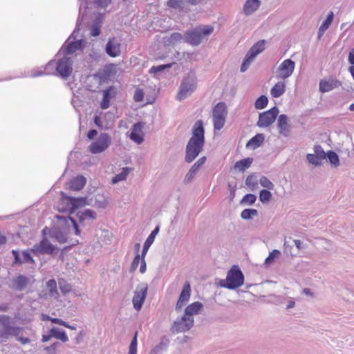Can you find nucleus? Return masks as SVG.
I'll use <instances>...</instances> for the list:
<instances>
[{
	"instance_id": "1",
	"label": "nucleus",
	"mask_w": 354,
	"mask_h": 354,
	"mask_svg": "<svg viewBox=\"0 0 354 354\" xmlns=\"http://www.w3.org/2000/svg\"><path fill=\"white\" fill-rule=\"evenodd\" d=\"M73 71V60L68 56L63 55L58 52L55 59L50 60L44 67L31 70L27 76L37 77L43 75H58L64 79L68 77Z\"/></svg>"
},
{
	"instance_id": "2",
	"label": "nucleus",
	"mask_w": 354,
	"mask_h": 354,
	"mask_svg": "<svg viewBox=\"0 0 354 354\" xmlns=\"http://www.w3.org/2000/svg\"><path fill=\"white\" fill-rule=\"evenodd\" d=\"M205 144V129L201 120H197L192 131V137L189 140L186 149L185 160L187 163L194 161L202 151Z\"/></svg>"
},
{
	"instance_id": "3",
	"label": "nucleus",
	"mask_w": 354,
	"mask_h": 354,
	"mask_svg": "<svg viewBox=\"0 0 354 354\" xmlns=\"http://www.w3.org/2000/svg\"><path fill=\"white\" fill-rule=\"evenodd\" d=\"M24 327L12 325V319L6 315H0V342H5L10 337H13L21 344H27L30 342L28 337H22Z\"/></svg>"
},
{
	"instance_id": "4",
	"label": "nucleus",
	"mask_w": 354,
	"mask_h": 354,
	"mask_svg": "<svg viewBox=\"0 0 354 354\" xmlns=\"http://www.w3.org/2000/svg\"><path fill=\"white\" fill-rule=\"evenodd\" d=\"M84 15H80L77 19L76 28L72 35L68 38L64 44L59 52L63 55L68 56L75 53L77 50H82L85 46V41L82 39H77L75 34L80 30L81 21L83 19Z\"/></svg>"
},
{
	"instance_id": "5",
	"label": "nucleus",
	"mask_w": 354,
	"mask_h": 354,
	"mask_svg": "<svg viewBox=\"0 0 354 354\" xmlns=\"http://www.w3.org/2000/svg\"><path fill=\"white\" fill-rule=\"evenodd\" d=\"M214 31V27L210 25H201L187 30L185 33V42L192 45H199L203 39L210 35Z\"/></svg>"
},
{
	"instance_id": "6",
	"label": "nucleus",
	"mask_w": 354,
	"mask_h": 354,
	"mask_svg": "<svg viewBox=\"0 0 354 354\" xmlns=\"http://www.w3.org/2000/svg\"><path fill=\"white\" fill-rule=\"evenodd\" d=\"M197 85L196 75L194 72L190 71L182 80L176 95L177 100L181 101L190 96L196 90Z\"/></svg>"
},
{
	"instance_id": "7",
	"label": "nucleus",
	"mask_w": 354,
	"mask_h": 354,
	"mask_svg": "<svg viewBox=\"0 0 354 354\" xmlns=\"http://www.w3.org/2000/svg\"><path fill=\"white\" fill-rule=\"evenodd\" d=\"M244 283V275L238 266H233L227 273L225 281L221 286L230 290H235Z\"/></svg>"
},
{
	"instance_id": "8",
	"label": "nucleus",
	"mask_w": 354,
	"mask_h": 354,
	"mask_svg": "<svg viewBox=\"0 0 354 354\" xmlns=\"http://www.w3.org/2000/svg\"><path fill=\"white\" fill-rule=\"evenodd\" d=\"M265 40H260L255 43L246 53L241 66V71H246L255 57L265 49Z\"/></svg>"
},
{
	"instance_id": "9",
	"label": "nucleus",
	"mask_w": 354,
	"mask_h": 354,
	"mask_svg": "<svg viewBox=\"0 0 354 354\" xmlns=\"http://www.w3.org/2000/svg\"><path fill=\"white\" fill-rule=\"evenodd\" d=\"M227 114L225 103L219 102L213 109V124L215 130H221L225 125Z\"/></svg>"
},
{
	"instance_id": "10",
	"label": "nucleus",
	"mask_w": 354,
	"mask_h": 354,
	"mask_svg": "<svg viewBox=\"0 0 354 354\" xmlns=\"http://www.w3.org/2000/svg\"><path fill=\"white\" fill-rule=\"evenodd\" d=\"M111 137L106 133H101L96 140L88 147V150L93 154L100 153L106 151L111 144Z\"/></svg>"
},
{
	"instance_id": "11",
	"label": "nucleus",
	"mask_w": 354,
	"mask_h": 354,
	"mask_svg": "<svg viewBox=\"0 0 354 354\" xmlns=\"http://www.w3.org/2000/svg\"><path fill=\"white\" fill-rule=\"evenodd\" d=\"M148 291V285L146 283H142L137 286L132 299L133 308L140 311L142 307L144 301H145Z\"/></svg>"
},
{
	"instance_id": "12",
	"label": "nucleus",
	"mask_w": 354,
	"mask_h": 354,
	"mask_svg": "<svg viewBox=\"0 0 354 354\" xmlns=\"http://www.w3.org/2000/svg\"><path fill=\"white\" fill-rule=\"evenodd\" d=\"M279 113V109L274 106L268 111L263 112L259 115L257 125L259 127H268L272 124L276 120Z\"/></svg>"
},
{
	"instance_id": "13",
	"label": "nucleus",
	"mask_w": 354,
	"mask_h": 354,
	"mask_svg": "<svg viewBox=\"0 0 354 354\" xmlns=\"http://www.w3.org/2000/svg\"><path fill=\"white\" fill-rule=\"evenodd\" d=\"M295 62L291 59L283 60L279 66L277 70V77L286 80L290 77L295 70Z\"/></svg>"
},
{
	"instance_id": "14",
	"label": "nucleus",
	"mask_w": 354,
	"mask_h": 354,
	"mask_svg": "<svg viewBox=\"0 0 354 354\" xmlns=\"http://www.w3.org/2000/svg\"><path fill=\"white\" fill-rule=\"evenodd\" d=\"M62 203L66 204V207L62 209V211H68L70 214L75 212L79 207L85 206L86 203V198H74V197H64Z\"/></svg>"
},
{
	"instance_id": "15",
	"label": "nucleus",
	"mask_w": 354,
	"mask_h": 354,
	"mask_svg": "<svg viewBox=\"0 0 354 354\" xmlns=\"http://www.w3.org/2000/svg\"><path fill=\"white\" fill-rule=\"evenodd\" d=\"M106 80V77L100 73L89 75L86 80V87L91 92L100 91L101 85L105 82Z\"/></svg>"
},
{
	"instance_id": "16",
	"label": "nucleus",
	"mask_w": 354,
	"mask_h": 354,
	"mask_svg": "<svg viewBox=\"0 0 354 354\" xmlns=\"http://www.w3.org/2000/svg\"><path fill=\"white\" fill-rule=\"evenodd\" d=\"M194 325V318H190L183 315L180 318L177 319L173 325V330L176 333L185 332L189 330Z\"/></svg>"
},
{
	"instance_id": "17",
	"label": "nucleus",
	"mask_w": 354,
	"mask_h": 354,
	"mask_svg": "<svg viewBox=\"0 0 354 354\" xmlns=\"http://www.w3.org/2000/svg\"><path fill=\"white\" fill-rule=\"evenodd\" d=\"M31 250L34 254H52L55 250V247L47 239L44 238L38 244H35Z\"/></svg>"
},
{
	"instance_id": "18",
	"label": "nucleus",
	"mask_w": 354,
	"mask_h": 354,
	"mask_svg": "<svg viewBox=\"0 0 354 354\" xmlns=\"http://www.w3.org/2000/svg\"><path fill=\"white\" fill-rule=\"evenodd\" d=\"M191 286L188 281H186L183 287L179 298L176 305V310H180L189 301L191 296Z\"/></svg>"
},
{
	"instance_id": "19",
	"label": "nucleus",
	"mask_w": 354,
	"mask_h": 354,
	"mask_svg": "<svg viewBox=\"0 0 354 354\" xmlns=\"http://www.w3.org/2000/svg\"><path fill=\"white\" fill-rule=\"evenodd\" d=\"M106 54L111 57H116L121 54V44L115 37L109 38L105 46Z\"/></svg>"
},
{
	"instance_id": "20",
	"label": "nucleus",
	"mask_w": 354,
	"mask_h": 354,
	"mask_svg": "<svg viewBox=\"0 0 354 354\" xmlns=\"http://www.w3.org/2000/svg\"><path fill=\"white\" fill-rule=\"evenodd\" d=\"M78 221L82 226L91 224L96 218V213L92 209H86L77 213Z\"/></svg>"
},
{
	"instance_id": "21",
	"label": "nucleus",
	"mask_w": 354,
	"mask_h": 354,
	"mask_svg": "<svg viewBox=\"0 0 354 354\" xmlns=\"http://www.w3.org/2000/svg\"><path fill=\"white\" fill-rule=\"evenodd\" d=\"M342 86V82L336 78L321 80L319 84V91L327 93Z\"/></svg>"
},
{
	"instance_id": "22",
	"label": "nucleus",
	"mask_w": 354,
	"mask_h": 354,
	"mask_svg": "<svg viewBox=\"0 0 354 354\" xmlns=\"http://www.w3.org/2000/svg\"><path fill=\"white\" fill-rule=\"evenodd\" d=\"M143 127L144 123L137 122L133 124L129 134L130 139L138 145L141 144L144 140L142 133Z\"/></svg>"
},
{
	"instance_id": "23",
	"label": "nucleus",
	"mask_w": 354,
	"mask_h": 354,
	"mask_svg": "<svg viewBox=\"0 0 354 354\" xmlns=\"http://www.w3.org/2000/svg\"><path fill=\"white\" fill-rule=\"evenodd\" d=\"M277 128L281 135L287 137L290 134V126L288 124V116L285 114H281L277 119Z\"/></svg>"
},
{
	"instance_id": "24",
	"label": "nucleus",
	"mask_w": 354,
	"mask_h": 354,
	"mask_svg": "<svg viewBox=\"0 0 354 354\" xmlns=\"http://www.w3.org/2000/svg\"><path fill=\"white\" fill-rule=\"evenodd\" d=\"M206 162V157L203 156L201 157L190 168L187 174L185 177V181L186 183H189L191 181L196 173L200 170L201 167L205 164Z\"/></svg>"
},
{
	"instance_id": "25",
	"label": "nucleus",
	"mask_w": 354,
	"mask_h": 354,
	"mask_svg": "<svg viewBox=\"0 0 354 354\" xmlns=\"http://www.w3.org/2000/svg\"><path fill=\"white\" fill-rule=\"evenodd\" d=\"M115 88L113 86H109L102 91V99L100 102V107L102 109H106L110 106V101L115 96Z\"/></svg>"
},
{
	"instance_id": "26",
	"label": "nucleus",
	"mask_w": 354,
	"mask_h": 354,
	"mask_svg": "<svg viewBox=\"0 0 354 354\" xmlns=\"http://www.w3.org/2000/svg\"><path fill=\"white\" fill-rule=\"evenodd\" d=\"M203 308V305L201 302L195 301L186 307L184 314L190 318H194L193 316L199 314Z\"/></svg>"
},
{
	"instance_id": "27",
	"label": "nucleus",
	"mask_w": 354,
	"mask_h": 354,
	"mask_svg": "<svg viewBox=\"0 0 354 354\" xmlns=\"http://www.w3.org/2000/svg\"><path fill=\"white\" fill-rule=\"evenodd\" d=\"M333 18H334V14L332 11H330L328 13L326 19L322 22V24H321V26H319V28L318 29V32H317L318 39H321V37L324 35L325 32L328 29V28L330 27V26L331 25V24L333 22Z\"/></svg>"
},
{
	"instance_id": "28",
	"label": "nucleus",
	"mask_w": 354,
	"mask_h": 354,
	"mask_svg": "<svg viewBox=\"0 0 354 354\" xmlns=\"http://www.w3.org/2000/svg\"><path fill=\"white\" fill-rule=\"evenodd\" d=\"M12 253L15 257V263H32L34 261L30 253L27 251H23L21 258L18 251L12 250Z\"/></svg>"
},
{
	"instance_id": "29",
	"label": "nucleus",
	"mask_w": 354,
	"mask_h": 354,
	"mask_svg": "<svg viewBox=\"0 0 354 354\" xmlns=\"http://www.w3.org/2000/svg\"><path fill=\"white\" fill-rule=\"evenodd\" d=\"M265 140V136L262 133H258L252 137L246 144V148L250 149H256L259 147Z\"/></svg>"
},
{
	"instance_id": "30",
	"label": "nucleus",
	"mask_w": 354,
	"mask_h": 354,
	"mask_svg": "<svg viewBox=\"0 0 354 354\" xmlns=\"http://www.w3.org/2000/svg\"><path fill=\"white\" fill-rule=\"evenodd\" d=\"M259 0H247L243 6V12L246 15H250L255 12L260 6Z\"/></svg>"
},
{
	"instance_id": "31",
	"label": "nucleus",
	"mask_w": 354,
	"mask_h": 354,
	"mask_svg": "<svg viewBox=\"0 0 354 354\" xmlns=\"http://www.w3.org/2000/svg\"><path fill=\"white\" fill-rule=\"evenodd\" d=\"M158 232H159V227H156L151 232L149 236L146 239V241H145V242L144 243V245H143V248H142V254H141L143 258L145 257L146 254L147 253V252L149 250V248H150V246L153 243L154 239H155L156 236L157 235V234L158 233Z\"/></svg>"
},
{
	"instance_id": "32",
	"label": "nucleus",
	"mask_w": 354,
	"mask_h": 354,
	"mask_svg": "<svg viewBox=\"0 0 354 354\" xmlns=\"http://www.w3.org/2000/svg\"><path fill=\"white\" fill-rule=\"evenodd\" d=\"M86 182V180L84 176H77L70 181L69 188L74 191H79L84 187Z\"/></svg>"
},
{
	"instance_id": "33",
	"label": "nucleus",
	"mask_w": 354,
	"mask_h": 354,
	"mask_svg": "<svg viewBox=\"0 0 354 354\" xmlns=\"http://www.w3.org/2000/svg\"><path fill=\"white\" fill-rule=\"evenodd\" d=\"M30 281V279L24 275L20 274L17 277L14 281V288L17 290L21 291L24 290L28 283Z\"/></svg>"
},
{
	"instance_id": "34",
	"label": "nucleus",
	"mask_w": 354,
	"mask_h": 354,
	"mask_svg": "<svg viewBox=\"0 0 354 354\" xmlns=\"http://www.w3.org/2000/svg\"><path fill=\"white\" fill-rule=\"evenodd\" d=\"M167 5L173 9H178L181 12H187L189 9L184 0H168Z\"/></svg>"
},
{
	"instance_id": "35",
	"label": "nucleus",
	"mask_w": 354,
	"mask_h": 354,
	"mask_svg": "<svg viewBox=\"0 0 354 354\" xmlns=\"http://www.w3.org/2000/svg\"><path fill=\"white\" fill-rule=\"evenodd\" d=\"M286 91V84L283 82H278L270 90V94L273 97H279Z\"/></svg>"
},
{
	"instance_id": "36",
	"label": "nucleus",
	"mask_w": 354,
	"mask_h": 354,
	"mask_svg": "<svg viewBox=\"0 0 354 354\" xmlns=\"http://www.w3.org/2000/svg\"><path fill=\"white\" fill-rule=\"evenodd\" d=\"M46 288L48 290V295L55 299L59 298L57 282L55 279H50L46 282Z\"/></svg>"
},
{
	"instance_id": "37",
	"label": "nucleus",
	"mask_w": 354,
	"mask_h": 354,
	"mask_svg": "<svg viewBox=\"0 0 354 354\" xmlns=\"http://www.w3.org/2000/svg\"><path fill=\"white\" fill-rule=\"evenodd\" d=\"M50 331L52 337H55L56 339H59L63 342H66L68 341V337L64 330L57 327H53L50 330Z\"/></svg>"
},
{
	"instance_id": "38",
	"label": "nucleus",
	"mask_w": 354,
	"mask_h": 354,
	"mask_svg": "<svg viewBox=\"0 0 354 354\" xmlns=\"http://www.w3.org/2000/svg\"><path fill=\"white\" fill-rule=\"evenodd\" d=\"M168 345L169 340L167 339H162L161 342L151 350L149 354H162L166 351Z\"/></svg>"
},
{
	"instance_id": "39",
	"label": "nucleus",
	"mask_w": 354,
	"mask_h": 354,
	"mask_svg": "<svg viewBox=\"0 0 354 354\" xmlns=\"http://www.w3.org/2000/svg\"><path fill=\"white\" fill-rule=\"evenodd\" d=\"M252 158H247L237 161L234 167L240 171H243L246 169L249 168L252 162Z\"/></svg>"
},
{
	"instance_id": "40",
	"label": "nucleus",
	"mask_w": 354,
	"mask_h": 354,
	"mask_svg": "<svg viewBox=\"0 0 354 354\" xmlns=\"http://www.w3.org/2000/svg\"><path fill=\"white\" fill-rule=\"evenodd\" d=\"M129 173V168H122V171L117 174L116 176H115L113 178H112V183L113 184H116L120 181H122V180H126L128 174Z\"/></svg>"
},
{
	"instance_id": "41",
	"label": "nucleus",
	"mask_w": 354,
	"mask_h": 354,
	"mask_svg": "<svg viewBox=\"0 0 354 354\" xmlns=\"http://www.w3.org/2000/svg\"><path fill=\"white\" fill-rule=\"evenodd\" d=\"M258 215V211L255 209H245L241 214V217L243 220H250Z\"/></svg>"
},
{
	"instance_id": "42",
	"label": "nucleus",
	"mask_w": 354,
	"mask_h": 354,
	"mask_svg": "<svg viewBox=\"0 0 354 354\" xmlns=\"http://www.w3.org/2000/svg\"><path fill=\"white\" fill-rule=\"evenodd\" d=\"M59 288L63 294H67L72 290L71 286L64 279H58Z\"/></svg>"
},
{
	"instance_id": "43",
	"label": "nucleus",
	"mask_w": 354,
	"mask_h": 354,
	"mask_svg": "<svg viewBox=\"0 0 354 354\" xmlns=\"http://www.w3.org/2000/svg\"><path fill=\"white\" fill-rule=\"evenodd\" d=\"M181 41H185V35L183 36L179 32H173L168 39V42L171 44L180 43Z\"/></svg>"
},
{
	"instance_id": "44",
	"label": "nucleus",
	"mask_w": 354,
	"mask_h": 354,
	"mask_svg": "<svg viewBox=\"0 0 354 354\" xmlns=\"http://www.w3.org/2000/svg\"><path fill=\"white\" fill-rule=\"evenodd\" d=\"M281 255V252L278 250H273L269 256L265 260V264L268 266L274 263L276 259L279 258Z\"/></svg>"
},
{
	"instance_id": "45",
	"label": "nucleus",
	"mask_w": 354,
	"mask_h": 354,
	"mask_svg": "<svg viewBox=\"0 0 354 354\" xmlns=\"http://www.w3.org/2000/svg\"><path fill=\"white\" fill-rule=\"evenodd\" d=\"M268 100L266 95H261L255 102L254 106L257 109H263L268 105Z\"/></svg>"
},
{
	"instance_id": "46",
	"label": "nucleus",
	"mask_w": 354,
	"mask_h": 354,
	"mask_svg": "<svg viewBox=\"0 0 354 354\" xmlns=\"http://www.w3.org/2000/svg\"><path fill=\"white\" fill-rule=\"evenodd\" d=\"M272 198V194L269 189H263L259 193V200L263 203H268Z\"/></svg>"
},
{
	"instance_id": "47",
	"label": "nucleus",
	"mask_w": 354,
	"mask_h": 354,
	"mask_svg": "<svg viewBox=\"0 0 354 354\" xmlns=\"http://www.w3.org/2000/svg\"><path fill=\"white\" fill-rule=\"evenodd\" d=\"M308 162L315 166H319L322 164V160L315 153H308L306 155Z\"/></svg>"
},
{
	"instance_id": "48",
	"label": "nucleus",
	"mask_w": 354,
	"mask_h": 354,
	"mask_svg": "<svg viewBox=\"0 0 354 354\" xmlns=\"http://www.w3.org/2000/svg\"><path fill=\"white\" fill-rule=\"evenodd\" d=\"M326 157L328 158L330 162L334 166L337 167L339 165V157L335 152L329 151L326 153Z\"/></svg>"
},
{
	"instance_id": "49",
	"label": "nucleus",
	"mask_w": 354,
	"mask_h": 354,
	"mask_svg": "<svg viewBox=\"0 0 354 354\" xmlns=\"http://www.w3.org/2000/svg\"><path fill=\"white\" fill-rule=\"evenodd\" d=\"M52 236L60 243H64L67 241V236L66 234L59 230L53 232Z\"/></svg>"
},
{
	"instance_id": "50",
	"label": "nucleus",
	"mask_w": 354,
	"mask_h": 354,
	"mask_svg": "<svg viewBox=\"0 0 354 354\" xmlns=\"http://www.w3.org/2000/svg\"><path fill=\"white\" fill-rule=\"evenodd\" d=\"M259 183L262 187L269 190H272L274 187V184L266 176L261 177Z\"/></svg>"
},
{
	"instance_id": "51",
	"label": "nucleus",
	"mask_w": 354,
	"mask_h": 354,
	"mask_svg": "<svg viewBox=\"0 0 354 354\" xmlns=\"http://www.w3.org/2000/svg\"><path fill=\"white\" fill-rule=\"evenodd\" d=\"M258 180L256 176H248L245 180V185L251 189H254L257 186Z\"/></svg>"
},
{
	"instance_id": "52",
	"label": "nucleus",
	"mask_w": 354,
	"mask_h": 354,
	"mask_svg": "<svg viewBox=\"0 0 354 354\" xmlns=\"http://www.w3.org/2000/svg\"><path fill=\"white\" fill-rule=\"evenodd\" d=\"M257 200V196L252 194H248L243 196L242 198L241 203V204H247V205H252L255 203Z\"/></svg>"
},
{
	"instance_id": "53",
	"label": "nucleus",
	"mask_w": 354,
	"mask_h": 354,
	"mask_svg": "<svg viewBox=\"0 0 354 354\" xmlns=\"http://www.w3.org/2000/svg\"><path fill=\"white\" fill-rule=\"evenodd\" d=\"M314 153L323 160L326 158L327 153H325L320 145H316L314 146Z\"/></svg>"
},
{
	"instance_id": "54",
	"label": "nucleus",
	"mask_w": 354,
	"mask_h": 354,
	"mask_svg": "<svg viewBox=\"0 0 354 354\" xmlns=\"http://www.w3.org/2000/svg\"><path fill=\"white\" fill-rule=\"evenodd\" d=\"M80 2L79 13L80 15H85L88 4L91 0H79Z\"/></svg>"
},
{
	"instance_id": "55",
	"label": "nucleus",
	"mask_w": 354,
	"mask_h": 354,
	"mask_svg": "<svg viewBox=\"0 0 354 354\" xmlns=\"http://www.w3.org/2000/svg\"><path fill=\"white\" fill-rule=\"evenodd\" d=\"M91 35L97 37L100 34V26L98 23H94L91 27Z\"/></svg>"
},
{
	"instance_id": "56",
	"label": "nucleus",
	"mask_w": 354,
	"mask_h": 354,
	"mask_svg": "<svg viewBox=\"0 0 354 354\" xmlns=\"http://www.w3.org/2000/svg\"><path fill=\"white\" fill-rule=\"evenodd\" d=\"M141 259H142V257L140 258V254H137L131 263V268H130L131 272H133L137 269L140 262L141 263Z\"/></svg>"
},
{
	"instance_id": "57",
	"label": "nucleus",
	"mask_w": 354,
	"mask_h": 354,
	"mask_svg": "<svg viewBox=\"0 0 354 354\" xmlns=\"http://www.w3.org/2000/svg\"><path fill=\"white\" fill-rule=\"evenodd\" d=\"M144 98V93L142 89L137 88L135 91L134 95H133V100L136 102H140L143 100Z\"/></svg>"
},
{
	"instance_id": "58",
	"label": "nucleus",
	"mask_w": 354,
	"mask_h": 354,
	"mask_svg": "<svg viewBox=\"0 0 354 354\" xmlns=\"http://www.w3.org/2000/svg\"><path fill=\"white\" fill-rule=\"evenodd\" d=\"M171 66L170 64H166V65H159L157 66H153L150 69L151 73H156L158 72H160L163 71L165 68H169Z\"/></svg>"
},
{
	"instance_id": "59",
	"label": "nucleus",
	"mask_w": 354,
	"mask_h": 354,
	"mask_svg": "<svg viewBox=\"0 0 354 354\" xmlns=\"http://www.w3.org/2000/svg\"><path fill=\"white\" fill-rule=\"evenodd\" d=\"M88 55L93 61L95 62H99L102 58V55L100 53L94 50L91 51Z\"/></svg>"
},
{
	"instance_id": "60",
	"label": "nucleus",
	"mask_w": 354,
	"mask_h": 354,
	"mask_svg": "<svg viewBox=\"0 0 354 354\" xmlns=\"http://www.w3.org/2000/svg\"><path fill=\"white\" fill-rule=\"evenodd\" d=\"M138 346V332H136L131 342L129 348L137 349Z\"/></svg>"
},
{
	"instance_id": "61",
	"label": "nucleus",
	"mask_w": 354,
	"mask_h": 354,
	"mask_svg": "<svg viewBox=\"0 0 354 354\" xmlns=\"http://www.w3.org/2000/svg\"><path fill=\"white\" fill-rule=\"evenodd\" d=\"M71 221L73 223V227L75 230V234L77 236L80 235V230L79 228L77 223L73 218H71Z\"/></svg>"
},
{
	"instance_id": "62",
	"label": "nucleus",
	"mask_w": 354,
	"mask_h": 354,
	"mask_svg": "<svg viewBox=\"0 0 354 354\" xmlns=\"http://www.w3.org/2000/svg\"><path fill=\"white\" fill-rule=\"evenodd\" d=\"M50 321L53 323V324H58V325H60V326H66V322L63 321L62 319H59V318H52L50 319Z\"/></svg>"
},
{
	"instance_id": "63",
	"label": "nucleus",
	"mask_w": 354,
	"mask_h": 354,
	"mask_svg": "<svg viewBox=\"0 0 354 354\" xmlns=\"http://www.w3.org/2000/svg\"><path fill=\"white\" fill-rule=\"evenodd\" d=\"M348 61L352 66H354V48L348 53Z\"/></svg>"
},
{
	"instance_id": "64",
	"label": "nucleus",
	"mask_w": 354,
	"mask_h": 354,
	"mask_svg": "<svg viewBox=\"0 0 354 354\" xmlns=\"http://www.w3.org/2000/svg\"><path fill=\"white\" fill-rule=\"evenodd\" d=\"M97 130L91 129L88 132L87 137L88 139L92 140L97 136Z\"/></svg>"
}]
</instances>
